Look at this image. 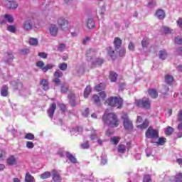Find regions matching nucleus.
Masks as SVG:
<instances>
[{
	"mask_svg": "<svg viewBox=\"0 0 182 182\" xmlns=\"http://www.w3.org/2000/svg\"><path fill=\"white\" fill-rule=\"evenodd\" d=\"M159 56L160 59H162L163 60H164V59L167 58V51H166V50H160L159 53Z\"/></svg>",
	"mask_w": 182,
	"mask_h": 182,
	"instance_id": "35",
	"label": "nucleus"
},
{
	"mask_svg": "<svg viewBox=\"0 0 182 182\" xmlns=\"http://www.w3.org/2000/svg\"><path fill=\"white\" fill-rule=\"evenodd\" d=\"M36 65L37 68L41 69V70L44 72V73H46L48 70H50L53 69V68H55V65L53 64H47L45 65V63H43V61H38Z\"/></svg>",
	"mask_w": 182,
	"mask_h": 182,
	"instance_id": "6",
	"label": "nucleus"
},
{
	"mask_svg": "<svg viewBox=\"0 0 182 182\" xmlns=\"http://www.w3.org/2000/svg\"><path fill=\"white\" fill-rule=\"evenodd\" d=\"M26 182H35V178L31 175L29 172H27L25 176Z\"/></svg>",
	"mask_w": 182,
	"mask_h": 182,
	"instance_id": "26",
	"label": "nucleus"
},
{
	"mask_svg": "<svg viewBox=\"0 0 182 182\" xmlns=\"http://www.w3.org/2000/svg\"><path fill=\"white\" fill-rule=\"evenodd\" d=\"M95 53H96V50L92 49V48L88 49L86 53V58H87V60H89V58H90V60H91L92 55H95Z\"/></svg>",
	"mask_w": 182,
	"mask_h": 182,
	"instance_id": "25",
	"label": "nucleus"
},
{
	"mask_svg": "<svg viewBox=\"0 0 182 182\" xmlns=\"http://www.w3.org/2000/svg\"><path fill=\"white\" fill-rule=\"evenodd\" d=\"M5 154H6V153L4 150L0 149V159H4Z\"/></svg>",
	"mask_w": 182,
	"mask_h": 182,
	"instance_id": "62",
	"label": "nucleus"
},
{
	"mask_svg": "<svg viewBox=\"0 0 182 182\" xmlns=\"http://www.w3.org/2000/svg\"><path fill=\"white\" fill-rule=\"evenodd\" d=\"M102 123L104 126H109V127H119L120 124V120L114 112L107 113L105 112L102 117Z\"/></svg>",
	"mask_w": 182,
	"mask_h": 182,
	"instance_id": "1",
	"label": "nucleus"
},
{
	"mask_svg": "<svg viewBox=\"0 0 182 182\" xmlns=\"http://www.w3.org/2000/svg\"><path fill=\"white\" fill-rule=\"evenodd\" d=\"M166 139L164 137H160L159 138L158 141L155 142L156 144H158L159 146H164V144H165L166 141Z\"/></svg>",
	"mask_w": 182,
	"mask_h": 182,
	"instance_id": "41",
	"label": "nucleus"
},
{
	"mask_svg": "<svg viewBox=\"0 0 182 182\" xmlns=\"http://www.w3.org/2000/svg\"><path fill=\"white\" fill-rule=\"evenodd\" d=\"M105 63V60L102 58H97L92 64V68H96V66H102Z\"/></svg>",
	"mask_w": 182,
	"mask_h": 182,
	"instance_id": "21",
	"label": "nucleus"
},
{
	"mask_svg": "<svg viewBox=\"0 0 182 182\" xmlns=\"http://www.w3.org/2000/svg\"><path fill=\"white\" fill-rule=\"evenodd\" d=\"M110 141H112L114 146H117V144H119V141H120V137L113 136L111 138Z\"/></svg>",
	"mask_w": 182,
	"mask_h": 182,
	"instance_id": "37",
	"label": "nucleus"
},
{
	"mask_svg": "<svg viewBox=\"0 0 182 182\" xmlns=\"http://www.w3.org/2000/svg\"><path fill=\"white\" fill-rule=\"evenodd\" d=\"M118 153H122V154H124V153H126V146L123 144H119L118 146Z\"/></svg>",
	"mask_w": 182,
	"mask_h": 182,
	"instance_id": "40",
	"label": "nucleus"
},
{
	"mask_svg": "<svg viewBox=\"0 0 182 182\" xmlns=\"http://www.w3.org/2000/svg\"><path fill=\"white\" fill-rule=\"evenodd\" d=\"M69 88L65 85L61 86V93H68Z\"/></svg>",
	"mask_w": 182,
	"mask_h": 182,
	"instance_id": "58",
	"label": "nucleus"
},
{
	"mask_svg": "<svg viewBox=\"0 0 182 182\" xmlns=\"http://www.w3.org/2000/svg\"><path fill=\"white\" fill-rule=\"evenodd\" d=\"M58 68L60 70H63V71L68 70V63H62L59 64Z\"/></svg>",
	"mask_w": 182,
	"mask_h": 182,
	"instance_id": "42",
	"label": "nucleus"
},
{
	"mask_svg": "<svg viewBox=\"0 0 182 182\" xmlns=\"http://www.w3.org/2000/svg\"><path fill=\"white\" fill-rule=\"evenodd\" d=\"M122 39H120V38L119 37H115L114 39V46L115 48V49H120L121 46H122Z\"/></svg>",
	"mask_w": 182,
	"mask_h": 182,
	"instance_id": "15",
	"label": "nucleus"
},
{
	"mask_svg": "<svg viewBox=\"0 0 182 182\" xmlns=\"http://www.w3.org/2000/svg\"><path fill=\"white\" fill-rule=\"evenodd\" d=\"M148 94L151 97V99H157V97H159V93L157 92V90L154 89L148 90Z\"/></svg>",
	"mask_w": 182,
	"mask_h": 182,
	"instance_id": "16",
	"label": "nucleus"
},
{
	"mask_svg": "<svg viewBox=\"0 0 182 182\" xmlns=\"http://www.w3.org/2000/svg\"><path fill=\"white\" fill-rule=\"evenodd\" d=\"M173 133H174V128L168 126L166 130V134L167 136H171L173 134Z\"/></svg>",
	"mask_w": 182,
	"mask_h": 182,
	"instance_id": "39",
	"label": "nucleus"
},
{
	"mask_svg": "<svg viewBox=\"0 0 182 182\" xmlns=\"http://www.w3.org/2000/svg\"><path fill=\"white\" fill-rule=\"evenodd\" d=\"M24 139H26L27 140H34L35 135L32 133H28L25 135Z\"/></svg>",
	"mask_w": 182,
	"mask_h": 182,
	"instance_id": "44",
	"label": "nucleus"
},
{
	"mask_svg": "<svg viewBox=\"0 0 182 182\" xmlns=\"http://www.w3.org/2000/svg\"><path fill=\"white\" fill-rule=\"evenodd\" d=\"M60 110H61V112L65 113V112H66V105L63 104L60 105Z\"/></svg>",
	"mask_w": 182,
	"mask_h": 182,
	"instance_id": "60",
	"label": "nucleus"
},
{
	"mask_svg": "<svg viewBox=\"0 0 182 182\" xmlns=\"http://www.w3.org/2000/svg\"><path fill=\"white\" fill-rule=\"evenodd\" d=\"M81 147L82 149H89L90 147L89 141H87L85 143L81 144Z\"/></svg>",
	"mask_w": 182,
	"mask_h": 182,
	"instance_id": "57",
	"label": "nucleus"
},
{
	"mask_svg": "<svg viewBox=\"0 0 182 182\" xmlns=\"http://www.w3.org/2000/svg\"><path fill=\"white\" fill-rule=\"evenodd\" d=\"M55 110H56V103H53L50 105L49 109L47 110V113L50 119H53V115L55 114Z\"/></svg>",
	"mask_w": 182,
	"mask_h": 182,
	"instance_id": "10",
	"label": "nucleus"
},
{
	"mask_svg": "<svg viewBox=\"0 0 182 182\" xmlns=\"http://www.w3.org/2000/svg\"><path fill=\"white\" fill-rule=\"evenodd\" d=\"M105 83H100L95 87V90L96 92H102V90H105Z\"/></svg>",
	"mask_w": 182,
	"mask_h": 182,
	"instance_id": "32",
	"label": "nucleus"
},
{
	"mask_svg": "<svg viewBox=\"0 0 182 182\" xmlns=\"http://www.w3.org/2000/svg\"><path fill=\"white\" fill-rule=\"evenodd\" d=\"M27 149H33L35 147V144L32 141H27L26 144Z\"/></svg>",
	"mask_w": 182,
	"mask_h": 182,
	"instance_id": "50",
	"label": "nucleus"
},
{
	"mask_svg": "<svg viewBox=\"0 0 182 182\" xmlns=\"http://www.w3.org/2000/svg\"><path fill=\"white\" fill-rule=\"evenodd\" d=\"M175 182H182V173H176L174 176Z\"/></svg>",
	"mask_w": 182,
	"mask_h": 182,
	"instance_id": "43",
	"label": "nucleus"
},
{
	"mask_svg": "<svg viewBox=\"0 0 182 182\" xmlns=\"http://www.w3.org/2000/svg\"><path fill=\"white\" fill-rule=\"evenodd\" d=\"M109 77L111 82H116V80H117V73L114 71H110Z\"/></svg>",
	"mask_w": 182,
	"mask_h": 182,
	"instance_id": "29",
	"label": "nucleus"
},
{
	"mask_svg": "<svg viewBox=\"0 0 182 182\" xmlns=\"http://www.w3.org/2000/svg\"><path fill=\"white\" fill-rule=\"evenodd\" d=\"M40 86L42 87L43 90H49V81L46 79H43L40 81Z\"/></svg>",
	"mask_w": 182,
	"mask_h": 182,
	"instance_id": "13",
	"label": "nucleus"
},
{
	"mask_svg": "<svg viewBox=\"0 0 182 182\" xmlns=\"http://www.w3.org/2000/svg\"><path fill=\"white\" fill-rule=\"evenodd\" d=\"M176 163L178 164H179V165L181 164L182 166V159L181 158L177 159H176Z\"/></svg>",
	"mask_w": 182,
	"mask_h": 182,
	"instance_id": "64",
	"label": "nucleus"
},
{
	"mask_svg": "<svg viewBox=\"0 0 182 182\" xmlns=\"http://www.w3.org/2000/svg\"><path fill=\"white\" fill-rule=\"evenodd\" d=\"M134 48H135L134 43L130 42L129 44V46H128V49H129V50H132V52H134Z\"/></svg>",
	"mask_w": 182,
	"mask_h": 182,
	"instance_id": "56",
	"label": "nucleus"
},
{
	"mask_svg": "<svg viewBox=\"0 0 182 182\" xmlns=\"http://www.w3.org/2000/svg\"><path fill=\"white\" fill-rule=\"evenodd\" d=\"M52 180L53 182H62V177L60 176V173L56 169H53L51 171Z\"/></svg>",
	"mask_w": 182,
	"mask_h": 182,
	"instance_id": "9",
	"label": "nucleus"
},
{
	"mask_svg": "<svg viewBox=\"0 0 182 182\" xmlns=\"http://www.w3.org/2000/svg\"><path fill=\"white\" fill-rule=\"evenodd\" d=\"M66 157L67 159H68V160H70L71 163H73L74 164H75V163H77V159L70 152H66Z\"/></svg>",
	"mask_w": 182,
	"mask_h": 182,
	"instance_id": "17",
	"label": "nucleus"
},
{
	"mask_svg": "<svg viewBox=\"0 0 182 182\" xmlns=\"http://www.w3.org/2000/svg\"><path fill=\"white\" fill-rule=\"evenodd\" d=\"M7 164L9 166H15V164H16V159H15V156H10L7 159Z\"/></svg>",
	"mask_w": 182,
	"mask_h": 182,
	"instance_id": "24",
	"label": "nucleus"
},
{
	"mask_svg": "<svg viewBox=\"0 0 182 182\" xmlns=\"http://www.w3.org/2000/svg\"><path fill=\"white\" fill-rule=\"evenodd\" d=\"M30 50L29 48H24L23 50H21V53L22 55H28L29 53Z\"/></svg>",
	"mask_w": 182,
	"mask_h": 182,
	"instance_id": "59",
	"label": "nucleus"
},
{
	"mask_svg": "<svg viewBox=\"0 0 182 182\" xmlns=\"http://www.w3.org/2000/svg\"><path fill=\"white\" fill-rule=\"evenodd\" d=\"M149 121L147 119H145L144 122L141 124L139 125L137 127H139L141 130H144V129H147L149 127Z\"/></svg>",
	"mask_w": 182,
	"mask_h": 182,
	"instance_id": "34",
	"label": "nucleus"
},
{
	"mask_svg": "<svg viewBox=\"0 0 182 182\" xmlns=\"http://www.w3.org/2000/svg\"><path fill=\"white\" fill-rule=\"evenodd\" d=\"M87 27L89 29H93L95 28V21H93V19L89 18L87 22Z\"/></svg>",
	"mask_w": 182,
	"mask_h": 182,
	"instance_id": "36",
	"label": "nucleus"
},
{
	"mask_svg": "<svg viewBox=\"0 0 182 182\" xmlns=\"http://www.w3.org/2000/svg\"><path fill=\"white\" fill-rule=\"evenodd\" d=\"M165 82L169 86H171L174 83V77L172 75H166L165 76Z\"/></svg>",
	"mask_w": 182,
	"mask_h": 182,
	"instance_id": "18",
	"label": "nucleus"
},
{
	"mask_svg": "<svg viewBox=\"0 0 182 182\" xmlns=\"http://www.w3.org/2000/svg\"><path fill=\"white\" fill-rule=\"evenodd\" d=\"M158 19H164L166 18V12L163 9H158L155 14Z\"/></svg>",
	"mask_w": 182,
	"mask_h": 182,
	"instance_id": "14",
	"label": "nucleus"
},
{
	"mask_svg": "<svg viewBox=\"0 0 182 182\" xmlns=\"http://www.w3.org/2000/svg\"><path fill=\"white\" fill-rule=\"evenodd\" d=\"M177 24L178 25L179 28L182 29V18H179L178 19Z\"/></svg>",
	"mask_w": 182,
	"mask_h": 182,
	"instance_id": "61",
	"label": "nucleus"
},
{
	"mask_svg": "<svg viewBox=\"0 0 182 182\" xmlns=\"http://www.w3.org/2000/svg\"><path fill=\"white\" fill-rule=\"evenodd\" d=\"M121 119L123 120V126L125 130H133V122L130 120L127 113H122Z\"/></svg>",
	"mask_w": 182,
	"mask_h": 182,
	"instance_id": "3",
	"label": "nucleus"
},
{
	"mask_svg": "<svg viewBox=\"0 0 182 182\" xmlns=\"http://www.w3.org/2000/svg\"><path fill=\"white\" fill-rule=\"evenodd\" d=\"M6 58L7 59L6 60L7 63L12 62V60H14V54H12V53H6Z\"/></svg>",
	"mask_w": 182,
	"mask_h": 182,
	"instance_id": "38",
	"label": "nucleus"
},
{
	"mask_svg": "<svg viewBox=\"0 0 182 182\" xmlns=\"http://www.w3.org/2000/svg\"><path fill=\"white\" fill-rule=\"evenodd\" d=\"M90 93H92V88L90 87V86L88 85L85 89L84 97L85 99H87V97H89V95H90Z\"/></svg>",
	"mask_w": 182,
	"mask_h": 182,
	"instance_id": "30",
	"label": "nucleus"
},
{
	"mask_svg": "<svg viewBox=\"0 0 182 182\" xmlns=\"http://www.w3.org/2000/svg\"><path fill=\"white\" fill-rule=\"evenodd\" d=\"M7 31L11 32V33H15V32H16V27H15V26H9L7 27Z\"/></svg>",
	"mask_w": 182,
	"mask_h": 182,
	"instance_id": "47",
	"label": "nucleus"
},
{
	"mask_svg": "<svg viewBox=\"0 0 182 182\" xmlns=\"http://www.w3.org/2000/svg\"><path fill=\"white\" fill-rule=\"evenodd\" d=\"M33 28V23L32 22V20H26L23 23V28L24 31H32V28Z\"/></svg>",
	"mask_w": 182,
	"mask_h": 182,
	"instance_id": "11",
	"label": "nucleus"
},
{
	"mask_svg": "<svg viewBox=\"0 0 182 182\" xmlns=\"http://www.w3.org/2000/svg\"><path fill=\"white\" fill-rule=\"evenodd\" d=\"M38 55L40 58H42V59H46L48 58V54L44 52L38 53Z\"/></svg>",
	"mask_w": 182,
	"mask_h": 182,
	"instance_id": "53",
	"label": "nucleus"
},
{
	"mask_svg": "<svg viewBox=\"0 0 182 182\" xmlns=\"http://www.w3.org/2000/svg\"><path fill=\"white\" fill-rule=\"evenodd\" d=\"M50 176H52V172L45 171L40 175V177L41 180H46V178H50Z\"/></svg>",
	"mask_w": 182,
	"mask_h": 182,
	"instance_id": "28",
	"label": "nucleus"
},
{
	"mask_svg": "<svg viewBox=\"0 0 182 182\" xmlns=\"http://www.w3.org/2000/svg\"><path fill=\"white\" fill-rule=\"evenodd\" d=\"M108 55L110 56V58L112 59V60H114L116 59V53H114V50L112 47L108 48Z\"/></svg>",
	"mask_w": 182,
	"mask_h": 182,
	"instance_id": "27",
	"label": "nucleus"
},
{
	"mask_svg": "<svg viewBox=\"0 0 182 182\" xmlns=\"http://www.w3.org/2000/svg\"><path fill=\"white\" fill-rule=\"evenodd\" d=\"M57 25L61 31H65V29H68V26H69V21L64 17H59L57 19Z\"/></svg>",
	"mask_w": 182,
	"mask_h": 182,
	"instance_id": "7",
	"label": "nucleus"
},
{
	"mask_svg": "<svg viewBox=\"0 0 182 182\" xmlns=\"http://www.w3.org/2000/svg\"><path fill=\"white\" fill-rule=\"evenodd\" d=\"M146 139H159V131L149 127L145 133Z\"/></svg>",
	"mask_w": 182,
	"mask_h": 182,
	"instance_id": "5",
	"label": "nucleus"
},
{
	"mask_svg": "<svg viewBox=\"0 0 182 182\" xmlns=\"http://www.w3.org/2000/svg\"><path fill=\"white\" fill-rule=\"evenodd\" d=\"M49 32L51 36H58L59 28L55 24H51L49 27Z\"/></svg>",
	"mask_w": 182,
	"mask_h": 182,
	"instance_id": "12",
	"label": "nucleus"
},
{
	"mask_svg": "<svg viewBox=\"0 0 182 182\" xmlns=\"http://www.w3.org/2000/svg\"><path fill=\"white\" fill-rule=\"evenodd\" d=\"M176 52L178 53V55H182V46L179 47L177 50Z\"/></svg>",
	"mask_w": 182,
	"mask_h": 182,
	"instance_id": "63",
	"label": "nucleus"
},
{
	"mask_svg": "<svg viewBox=\"0 0 182 182\" xmlns=\"http://www.w3.org/2000/svg\"><path fill=\"white\" fill-rule=\"evenodd\" d=\"M54 79L53 80V83L56 86H59L60 85V77H63V73L60 71V70H57L54 73H53Z\"/></svg>",
	"mask_w": 182,
	"mask_h": 182,
	"instance_id": "8",
	"label": "nucleus"
},
{
	"mask_svg": "<svg viewBox=\"0 0 182 182\" xmlns=\"http://www.w3.org/2000/svg\"><path fill=\"white\" fill-rule=\"evenodd\" d=\"M68 97L70 99V104L71 105V106L75 107V106H76V101H75L76 97L75 96V94L70 93L68 95Z\"/></svg>",
	"mask_w": 182,
	"mask_h": 182,
	"instance_id": "23",
	"label": "nucleus"
},
{
	"mask_svg": "<svg viewBox=\"0 0 182 182\" xmlns=\"http://www.w3.org/2000/svg\"><path fill=\"white\" fill-rule=\"evenodd\" d=\"M119 55L121 58L126 55V48H121L119 51Z\"/></svg>",
	"mask_w": 182,
	"mask_h": 182,
	"instance_id": "49",
	"label": "nucleus"
},
{
	"mask_svg": "<svg viewBox=\"0 0 182 182\" xmlns=\"http://www.w3.org/2000/svg\"><path fill=\"white\" fill-rule=\"evenodd\" d=\"M64 49H66V46L64 43L60 44L59 47L58 48V50L60 52H63Z\"/></svg>",
	"mask_w": 182,
	"mask_h": 182,
	"instance_id": "54",
	"label": "nucleus"
},
{
	"mask_svg": "<svg viewBox=\"0 0 182 182\" xmlns=\"http://www.w3.org/2000/svg\"><path fill=\"white\" fill-rule=\"evenodd\" d=\"M143 182H151V177L149 175H146L144 177Z\"/></svg>",
	"mask_w": 182,
	"mask_h": 182,
	"instance_id": "55",
	"label": "nucleus"
},
{
	"mask_svg": "<svg viewBox=\"0 0 182 182\" xmlns=\"http://www.w3.org/2000/svg\"><path fill=\"white\" fill-rule=\"evenodd\" d=\"M9 87L8 85H4L1 87V95L3 97H6V96H8V90H9Z\"/></svg>",
	"mask_w": 182,
	"mask_h": 182,
	"instance_id": "22",
	"label": "nucleus"
},
{
	"mask_svg": "<svg viewBox=\"0 0 182 182\" xmlns=\"http://www.w3.org/2000/svg\"><path fill=\"white\" fill-rule=\"evenodd\" d=\"M91 101L95 105H97V106H100V105H101V103H100V97H99V95H92V97L91 98Z\"/></svg>",
	"mask_w": 182,
	"mask_h": 182,
	"instance_id": "19",
	"label": "nucleus"
},
{
	"mask_svg": "<svg viewBox=\"0 0 182 182\" xmlns=\"http://www.w3.org/2000/svg\"><path fill=\"white\" fill-rule=\"evenodd\" d=\"M136 106L137 107H141L142 109H146L149 110L151 106L150 100L149 98H143L141 100H138L135 102Z\"/></svg>",
	"mask_w": 182,
	"mask_h": 182,
	"instance_id": "4",
	"label": "nucleus"
},
{
	"mask_svg": "<svg viewBox=\"0 0 182 182\" xmlns=\"http://www.w3.org/2000/svg\"><path fill=\"white\" fill-rule=\"evenodd\" d=\"M175 43H176L177 45H182V38L178 36L176 37Z\"/></svg>",
	"mask_w": 182,
	"mask_h": 182,
	"instance_id": "51",
	"label": "nucleus"
},
{
	"mask_svg": "<svg viewBox=\"0 0 182 182\" xmlns=\"http://www.w3.org/2000/svg\"><path fill=\"white\" fill-rule=\"evenodd\" d=\"M6 7L9 9H16L18 8V4H16V2L14 1H9L6 3Z\"/></svg>",
	"mask_w": 182,
	"mask_h": 182,
	"instance_id": "20",
	"label": "nucleus"
},
{
	"mask_svg": "<svg viewBox=\"0 0 182 182\" xmlns=\"http://www.w3.org/2000/svg\"><path fill=\"white\" fill-rule=\"evenodd\" d=\"M100 97L102 99V100H105L106 97H107V95L105 91H102L99 93Z\"/></svg>",
	"mask_w": 182,
	"mask_h": 182,
	"instance_id": "48",
	"label": "nucleus"
},
{
	"mask_svg": "<svg viewBox=\"0 0 182 182\" xmlns=\"http://www.w3.org/2000/svg\"><path fill=\"white\" fill-rule=\"evenodd\" d=\"M4 18L7 19L8 22L9 23H12L14 22V17L9 14H5Z\"/></svg>",
	"mask_w": 182,
	"mask_h": 182,
	"instance_id": "46",
	"label": "nucleus"
},
{
	"mask_svg": "<svg viewBox=\"0 0 182 182\" xmlns=\"http://www.w3.org/2000/svg\"><path fill=\"white\" fill-rule=\"evenodd\" d=\"M177 121L182 122V109H180L177 114Z\"/></svg>",
	"mask_w": 182,
	"mask_h": 182,
	"instance_id": "52",
	"label": "nucleus"
},
{
	"mask_svg": "<svg viewBox=\"0 0 182 182\" xmlns=\"http://www.w3.org/2000/svg\"><path fill=\"white\" fill-rule=\"evenodd\" d=\"M150 45V39L149 38H144L141 41L142 48H147Z\"/></svg>",
	"mask_w": 182,
	"mask_h": 182,
	"instance_id": "31",
	"label": "nucleus"
},
{
	"mask_svg": "<svg viewBox=\"0 0 182 182\" xmlns=\"http://www.w3.org/2000/svg\"><path fill=\"white\" fill-rule=\"evenodd\" d=\"M105 104L108 105V106H111V107L122 109L123 107V99L120 97H110L107 99Z\"/></svg>",
	"mask_w": 182,
	"mask_h": 182,
	"instance_id": "2",
	"label": "nucleus"
},
{
	"mask_svg": "<svg viewBox=\"0 0 182 182\" xmlns=\"http://www.w3.org/2000/svg\"><path fill=\"white\" fill-rule=\"evenodd\" d=\"M163 33H165V35H168L173 32V30H171L168 27H164L162 29Z\"/></svg>",
	"mask_w": 182,
	"mask_h": 182,
	"instance_id": "45",
	"label": "nucleus"
},
{
	"mask_svg": "<svg viewBox=\"0 0 182 182\" xmlns=\"http://www.w3.org/2000/svg\"><path fill=\"white\" fill-rule=\"evenodd\" d=\"M28 43L32 46H38V43H39V41H38L37 38H30Z\"/></svg>",
	"mask_w": 182,
	"mask_h": 182,
	"instance_id": "33",
	"label": "nucleus"
}]
</instances>
